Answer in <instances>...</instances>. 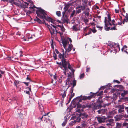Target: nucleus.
I'll list each match as a JSON object with an SVG mask.
<instances>
[{"instance_id":"49","label":"nucleus","mask_w":128,"mask_h":128,"mask_svg":"<svg viewBox=\"0 0 128 128\" xmlns=\"http://www.w3.org/2000/svg\"><path fill=\"white\" fill-rule=\"evenodd\" d=\"M96 26L97 28H99V29L100 30H102L103 28L102 26H99L98 25H97Z\"/></svg>"},{"instance_id":"48","label":"nucleus","mask_w":128,"mask_h":128,"mask_svg":"<svg viewBox=\"0 0 128 128\" xmlns=\"http://www.w3.org/2000/svg\"><path fill=\"white\" fill-rule=\"evenodd\" d=\"M87 96H84L82 98V100H87Z\"/></svg>"},{"instance_id":"60","label":"nucleus","mask_w":128,"mask_h":128,"mask_svg":"<svg viewBox=\"0 0 128 128\" xmlns=\"http://www.w3.org/2000/svg\"><path fill=\"white\" fill-rule=\"evenodd\" d=\"M55 50L57 54H60V53L59 52L58 50L57 49H55Z\"/></svg>"},{"instance_id":"18","label":"nucleus","mask_w":128,"mask_h":128,"mask_svg":"<svg viewBox=\"0 0 128 128\" xmlns=\"http://www.w3.org/2000/svg\"><path fill=\"white\" fill-rule=\"evenodd\" d=\"M114 120L112 119H108V120H106V122H108V123L111 124H114Z\"/></svg>"},{"instance_id":"28","label":"nucleus","mask_w":128,"mask_h":128,"mask_svg":"<svg viewBox=\"0 0 128 128\" xmlns=\"http://www.w3.org/2000/svg\"><path fill=\"white\" fill-rule=\"evenodd\" d=\"M128 93V91L124 90V92L122 93L121 96L122 97H124L126 94Z\"/></svg>"},{"instance_id":"3","label":"nucleus","mask_w":128,"mask_h":128,"mask_svg":"<svg viewBox=\"0 0 128 128\" xmlns=\"http://www.w3.org/2000/svg\"><path fill=\"white\" fill-rule=\"evenodd\" d=\"M51 25L53 28H52L51 26L48 25H47V26L48 27L50 31L51 35L52 36L55 34V30H56V34L57 33V31L56 29V28L57 27L53 25L52 24H51Z\"/></svg>"},{"instance_id":"55","label":"nucleus","mask_w":128,"mask_h":128,"mask_svg":"<svg viewBox=\"0 0 128 128\" xmlns=\"http://www.w3.org/2000/svg\"><path fill=\"white\" fill-rule=\"evenodd\" d=\"M85 15L88 16L89 15V13L88 12H85Z\"/></svg>"},{"instance_id":"57","label":"nucleus","mask_w":128,"mask_h":128,"mask_svg":"<svg viewBox=\"0 0 128 128\" xmlns=\"http://www.w3.org/2000/svg\"><path fill=\"white\" fill-rule=\"evenodd\" d=\"M24 92H26V93L27 94H29V95H30V92L29 91H27L26 90L25 91H24Z\"/></svg>"},{"instance_id":"10","label":"nucleus","mask_w":128,"mask_h":128,"mask_svg":"<svg viewBox=\"0 0 128 128\" xmlns=\"http://www.w3.org/2000/svg\"><path fill=\"white\" fill-rule=\"evenodd\" d=\"M90 105L88 106L86 104V105H82L79 104H78L77 105V108H86V107L90 108Z\"/></svg>"},{"instance_id":"16","label":"nucleus","mask_w":128,"mask_h":128,"mask_svg":"<svg viewBox=\"0 0 128 128\" xmlns=\"http://www.w3.org/2000/svg\"><path fill=\"white\" fill-rule=\"evenodd\" d=\"M49 113V112L48 113L46 114H45L44 115V116H45L43 118L44 119V121H45L46 122H47L48 121L50 120V119L49 117L47 116L48 114Z\"/></svg>"},{"instance_id":"43","label":"nucleus","mask_w":128,"mask_h":128,"mask_svg":"<svg viewBox=\"0 0 128 128\" xmlns=\"http://www.w3.org/2000/svg\"><path fill=\"white\" fill-rule=\"evenodd\" d=\"M114 26L112 28H111L110 29L111 30H116L117 29H116V25Z\"/></svg>"},{"instance_id":"32","label":"nucleus","mask_w":128,"mask_h":128,"mask_svg":"<svg viewBox=\"0 0 128 128\" xmlns=\"http://www.w3.org/2000/svg\"><path fill=\"white\" fill-rule=\"evenodd\" d=\"M122 124L121 123H120L117 122L116 123V127L117 128H119L121 126Z\"/></svg>"},{"instance_id":"4","label":"nucleus","mask_w":128,"mask_h":128,"mask_svg":"<svg viewBox=\"0 0 128 128\" xmlns=\"http://www.w3.org/2000/svg\"><path fill=\"white\" fill-rule=\"evenodd\" d=\"M107 22L109 24L110 26H112V25L114 26H116L117 25V24H115L114 23L115 20H113L112 21V23H110V22L111 21V17L110 14L109 13H108L107 15Z\"/></svg>"},{"instance_id":"33","label":"nucleus","mask_w":128,"mask_h":128,"mask_svg":"<svg viewBox=\"0 0 128 128\" xmlns=\"http://www.w3.org/2000/svg\"><path fill=\"white\" fill-rule=\"evenodd\" d=\"M109 117L112 118L114 115V113L112 112H110L109 113Z\"/></svg>"},{"instance_id":"15","label":"nucleus","mask_w":128,"mask_h":128,"mask_svg":"<svg viewBox=\"0 0 128 128\" xmlns=\"http://www.w3.org/2000/svg\"><path fill=\"white\" fill-rule=\"evenodd\" d=\"M18 0H10L9 1L12 4H14L16 6H18L19 4L16 2Z\"/></svg>"},{"instance_id":"54","label":"nucleus","mask_w":128,"mask_h":128,"mask_svg":"<svg viewBox=\"0 0 128 128\" xmlns=\"http://www.w3.org/2000/svg\"><path fill=\"white\" fill-rule=\"evenodd\" d=\"M42 118H43V116H42V117H41V118H38V119L39 120L40 122H41V121L42 120Z\"/></svg>"},{"instance_id":"38","label":"nucleus","mask_w":128,"mask_h":128,"mask_svg":"<svg viewBox=\"0 0 128 128\" xmlns=\"http://www.w3.org/2000/svg\"><path fill=\"white\" fill-rule=\"evenodd\" d=\"M76 122V120H74L73 121H72L71 122H70V124L71 126H73L74 124Z\"/></svg>"},{"instance_id":"41","label":"nucleus","mask_w":128,"mask_h":128,"mask_svg":"<svg viewBox=\"0 0 128 128\" xmlns=\"http://www.w3.org/2000/svg\"><path fill=\"white\" fill-rule=\"evenodd\" d=\"M114 43H112L111 44H108V46H110V48H114Z\"/></svg>"},{"instance_id":"8","label":"nucleus","mask_w":128,"mask_h":128,"mask_svg":"<svg viewBox=\"0 0 128 128\" xmlns=\"http://www.w3.org/2000/svg\"><path fill=\"white\" fill-rule=\"evenodd\" d=\"M67 65H68V68L71 70V72L70 73V74L71 75H73L75 70L73 69L70 64L67 62Z\"/></svg>"},{"instance_id":"13","label":"nucleus","mask_w":128,"mask_h":128,"mask_svg":"<svg viewBox=\"0 0 128 128\" xmlns=\"http://www.w3.org/2000/svg\"><path fill=\"white\" fill-rule=\"evenodd\" d=\"M97 119L98 122L100 123L104 122L105 121V119L104 118L97 117Z\"/></svg>"},{"instance_id":"1","label":"nucleus","mask_w":128,"mask_h":128,"mask_svg":"<svg viewBox=\"0 0 128 128\" xmlns=\"http://www.w3.org/2000/svg\"><path fill=\"white\" fill-rule=\"evenodd\" d=\"M70 54H68L66 51H64V50L62 49L61 52L58 54V60H61L62 62L59 63L57 62L56 64H58V65H60V64L62 65L67 64V62L65 58L68 57Z\"/></svg>"},{"instance_id":"25","label":"nucleus","mask_w":128,"mask_h":128,"mask_svg":"<svg viewBox=\"0 0 128 128\" xmlns=\"http://www.w3.org/2000/svg\"><path fill=\"white\" fill-rule=\"evenodd\" d=\"M107 126H108V128H111V127L112 126H114V124H111L107 123L106 124Z\"/></svg>"},{"instance_id":"24","label":"nucleus","mask_w":128,"mask_h":128,"mask_svg":"<svg viewBox=\"0 0 128 128\" xmlns=\"http://www.w3.org/2000/svg\"><path fill=\"white\" fill-rule=\"evenodd\" d=\"M80 115L78 114H77V118H76V120H75L76 122H79L80 121Z\"/></svg>"},{"instance_id":"61","label":"nucleus","mask_w":128,"mask_h":128,"mask_svg":"<svg viewBox=\"0 0 128 128\" xmlns=\"http://www.w3.org/2000/svg\"><path fill=\"white\" fill-rule=\"evenodd\" d=\"M118 44V43L117 44H115L114 43V48H116V46H115V45H116V44Z\"/></svg>"},{"instance_id":"12","label":"nucleus","mask_w":128,"mask_h":128,"mask_svg":"<svg viewBox=\"0 0 128 128\" xmlns=\"http://www.w3.org/2000/svg\"><path fill=\"white\" fill-rule=\"evenodd\" d=\"M18 4H19L18 6H22V4H23V2H24L25 4H26V5H27V6L28 5V3H27L26 2H24V1L22 0H18Z\"/></svg>"},{"instance_id":"11","label":"nucleus","mask_w":128,"mask_h":128,"mask_svg":"<svg viewBox=\"0 0 128 128\" xmlns=\"http://www.w3.org/2000/svg\"><path fill=\"white\" fill-rule=\"evenodd\" d=\"M62 43L63 44L64 47L65 49H66L67 45L69 42H68V40L64 39L62 40Z\"/></svg>"},{"instance_id":"20","label":"nucleus","mask_w":128,"mask_h":128,"mask_svg":"<svg viewBox=\"0 0 128 128\" xmlns=\"http://www.w3.org/2000/svg\"><path fill=\"white\" fill-rule=\"evenodd\" d=\"M72 29L73 30L76 31L78 30V25L77 24H76L74 25L72 27Z\"/></svg>"},{"instance_id":"19","label":"nucleus","mask_w":128,"mask_h":128,"mask_svg":"<svg viewBox=\"0 0 128 128\" xmlns=\"http://www.w3.org/2000/svg\"><path fill=\"white\" fill-rule=\"evenodd\" d=\"M80 115L81 117L83 119H85L88 116V115L85 113L80 114Z\"/></svg>"},{"instance_id":"51","label":"nucleus","mask_w":128,"mask_h":128,"mask_svg":"<svg viewBox=\"0 0 128 128\" xmlns=\"http://www.w3.org/2000/svg\"><path fill=\"white\" fill-rule=\"evenodd\" d=\"M87 33L88 35H89L91 33V28H89V32Z\"/></svg>"},{"instance_id":"29","label":"nucleus","mask_w":128,"mask_h":128,"mask_svg":"<svg viewBox=\"0 0 128 128\" xmlns=\"http://www.w3.org/2000/svg\"><path fill=\"white\" fill-rule=\"evenodd\" d=\"M77 114H76V115L72 116L70 120H74L75 119L76 120V118H77Z\"/></svg>"},{"instance_id":"44","label":"nucleus","mask_w":128,"mask_h":128,"mask_svg":"<svg viewBox=\"0 0 128 128\" xmlns=\"http://www.w3.org/2000/svg\"><path fill=\"white\" fill-rule=\"evenodd\" d=\"M102 97H100L98 99V102H100V104L102 103V100H101L99 99H101L102 98Z\"/></svg>"},{"instance_id":"63","label":"nucleus","mask_w":128,"mask_h":128,"mask_svg":"<svg viewBox=\"0 0 128 128\" xmlns=\"http://www.w3.org/2000/svg\"><path fill=\"white\" fill-rule=\"evenodd\" d=\"M51 46L52 48V49H54V45H53V43H52L51 44Z\"/></svg>"},{"instance_id":"5","label":"nucleus","mask_w":128,"mask_h":128,"mask_svg":"<svg viewBox=\"0 0 128 128\" xmlns=\"http://www.w3.org/2000/svg\"><path fill=\"white\" fill-rule=\"evenodd\" d=\"M67 90V89L65 87H63L62 88L60 91V95L62 96V98H64L66 97Z\"/></svg>"},{"instance_id":"7","label":"nucleus","mask_w":128,"mask_h":128,"mask_svg":"<svg viewBox=\"0 0 128 128\" xmlns=\"http://www.w3.org/2000/svg\"><path fill=\"white\" fill-rule=\"evenodd\" d=\"M116 107L118 109V111L119 113L122 114L124 112V106L123 105H119L116 106Z\"/></svg>"},{"instance_id":"27","label":"nucleus","mask_w":128,"mask_h":128,"mask_svg":"<svg viewBox=\"0 0 128 128\" xmlns=\"http://www.w3.org/2000/svg\"><path fill=\"white\" fill-rule=\"evenodd\" d=\"M83 108L81 109V108H76V112H78L79 113L81 112L82 111H83Z\"/></svg>"},{"instance_id":"59","label":"nucleus","mask_w":128,"mask_h":128,"mask_svg":"<svg viewBox=\"0 0 128 128\" xmlns=\"http://www.w3.org/2000/svg\"><path fill=\"white\" fill-rule=\"evenodd\" d=\"M90 68H86V72H88L89 71H90Z\"/></svg>"},{"instance_id":"45","label":"nucleus","mask_w":128,"mask_h":128,"mask_svg":"<svg viewBox=\"0 0 128 128\" xmlns=\"http://www.w3.org/2000/svg\"><path fill=\"white\" fill-rule=\"evenodd\" d=\"M76 12V11L75 10H73V11L72 12V13L70 15V17H72L74 15V14Z\"/></svg>"},{"instance_id":"53","label":"nucleus","mask_w":128,"mask_h":128,"mask_svg":"<svg viewBox=\"0 0 128 128\" xmlns=\"http://www.w3.org/2000/svg\"><path fill=\"white\" fill-rule=\"evenodd\" d=\"M29 8H32V9H34V8H36L35 6H30L29 7Z\"/></svg>"},{"instance_id":"35","label":"nucleus","mask_w":128,"mask_h":128,"mask_svg":"<svg viewBox=\"0 0 128 128\" xmlns=\"http://www.w3.org/2000/svg\"><path fill=\"white\" fill-rule=\"evenodd\" d=\"M53 56L54 60H56L57 59V55L54 51L53 52Z\"/></svg>"},{"instance_id":"14","label":"nucleus","mask_w":128,"mask_h":128,"mask_svg":"<svg viewBox=\"0 0 128 128\" xmlns=\"http://www.w3.org/2000/svg\"><path fill=\"white\" fill-rule=\"evenodd\" d=\"M72 44H69L68 47V49H67L66 48L65 50H66L67 52L68 53L70 52L72 50Z\"/></svg>"},{"instance_id":"30","label":"nucleus","mask_w":128,"mask_h":128,"mask_svg":"<svg viewBox=\"0 0 128 128\" xmlns=\"http://www.w3.org/2000/svg\"><path fill=\"white\" fill-rule=\"evenodd\" d=\"M83 20L85 24H88V19L86 18H84L83 19Z\"/></svg>"},{"instance_id":"39","label":"nucleus","mask_w":128,"mask_h":128,"mask_svg":"<svg viewBox=\"0 0 128 128\" xmlns=\"http://www.w3.org/2000/svg\"><path fill=\"white\" fill-rule=\"evenodd\" d=\"M56 15L58 16H61V12L60 11H57L56 12Z\"/></svg>"},{"instance_id":"31","label":"nucleus","mask_w":128,"mask_h":128,"mask_svg":"<svg viewBox=\"0 0 128 128\" xmlns=\"http://www.w3.org/2000/svg\"><path fill=\"white\" fill-rule=\"evenodd\" d=\"M87 125V123L86 122H82V126L83 127H86Z\"/></svg>"},{"instance_id":"64","label":"nucleus","mask_w":128,"mask_h":128,"mask_svg":"<svg viewBox=\"0 0 128 128\" xmlns=\"http://www.w3.org/2000/svg\"><path fill=\"white\" fill-rule=\"evenodd\" d=\"M122 24H123V22H118V25H121Z\"/></svg>"},{"instance_id":"22","label":"nucleus","mask_w":128,"mask_h":128,"mask_svg":"<svg viewBox=\"0 0 128 128\" xmlns=\"http://www.w3.org/2000/svg\"><path fill=\"white\" fill-rule=\"evenodd\" d=\"M116 46V48H114V50L116 52H118L120 50V48L119 44H116L115 46Z\"/></svg>"},{"instance_id":"17","label":"nucleus","mask_w":128,"mask_h":128,"mask_svg":"<svg viewBox=\"0 0 128 128\" xmlns=\"http://www.w3.org/2000/svg\"><path fill=\"white\" fill-rule=\"evenodd\" d=\"M127 46L126 45H124L123 46L121 50L122 52L124 51V52H126L127 54H128V48L126 49Z\"/></svg>"},{"instance_id":"6","label":"nucleus","mask_w":128,"mask_h":128,"mask_svg":"<svg viewBox=\"0 0 128 128\" xmlns=\"http://www.w3.org/2000/svg\"><path fill=\"white\" fill-rule=\"evenodd\" d=\"M58 66L61 69L63 70V73L64 74V75L66 76V70L68 69L67 66V64L62 65L60 64V65Z\"/></svg>"},{"instance_id":"40","label":"nucleus","mask_w":128,"mask_h":128,"mask_svg":"<svg viewBox=\"0 0 128 128\" xmlns=\"http://www.w3.org/2000/svg\"><path fill=\"white\" fill-rule=\"evenodd\" d=\"M72 90L71 92V95L70 96V97L71 98H72L74 96V93H73V88H72Z\"/></svg>"},{"instance_id":"46","label":"nucleus","mask_w":128,"mask_h":128,"mask_svg":"<svg viewBox=\"0 0 128 128\" xmlns=\"http://www.w3.org/2000/svg\"><path fill=\"white\" fill-rule=\"evenodd\" d=\"M76 84V80H74L73 81V87L72 88H73L75 86Z\"/></svg>"},{"instance_id":"42","label":"nucleus","mask_w":128,"mask_h":128,"mask_svg":"<svg viewBox=\"0 0 128 128\" xmlns=\"http://www.w3.org/2000/svg\"><path fill=\"white\" fill-rule=\"evenodd\" d=\"M60 28L61 30H62V31L64 32L65 31V29L63 25H62L61 26V27Z\"/></svg>"},{"instance_id":"58","label":"nucleus","mask_w":128,"mask_h":128,"mask_svg":"<svg viewBox=\"0 0 128 128\" xmlns=\"http://www.w3.org/2000/svg\"><path fill=\"white\" fill-rule=\"evenodd\" d=\"M53 77L54 80H56V74H55V75L53 76Z\"/></svg>"},{"instance_id":"52","label":"nucleus","mask_w":128,"mask_h":128,"mask_svg":"<svg viewBox=\"0 0 128 128\" xmlns=\"http://www.w3.org/2000/svg\"><path fill=\"white\" fill-rule=\"evenodd\" d=\"M103 94V92L102 91H101L98 94V96H100L102 94Z\"/></svg>"},{"instance_id":"37","label":"nucleus","mask_w":128,"mask_h":128,"mask_svg":"<svg viewBox=\"0 0 128 128\" xmlns=\"http://www.w3.org/2000/svg\"><path fill=\"white\" fill-rule=\"evenodd\" d=\"M84 77V74L83 73L82 74L79 76V78L80 79H81Z\"/></svg>"},{"instance_id":"2","label":"nucleus","mask_w":128,"mask_h":128,"mask_svg":"<svg viewBox=\"0 0 128 128\" xmlns=\"http://www.w3.org/2000/svg\"><path fill=\"white\" fill-rule=\"evenodd\" d=\"M36 13L38 16L42 18L43 20L45 19L46 20L50 22L52 18L49 17H48L44 11L41 9H39L36 11Z\"/></svg>"},{"instance_id":"50","label":"nucleus","mask_w":128,"mask_h":128,"mask_svg":"<svg viewBox=\"0 0 128 128\" xmlns=\"http://www.w3.org/2000/svg\"><path fill=\"white\" fill-rule=\"evenodd\" d=\"M128 124V123L125 122L123 123L122 124V125L124 126H127Z\"/></svg>"},{"instance_id":"9","label":"nucleus","mask_w":128,"mask_h":128,"mask_svg":"<svg viewBox=\"0 0 128 128\" xmlns=\"http://www.w3.org/2000/svg\"><path fill=\"white\" fill-rule=\"evenodd\" d=\"M107 22V17H105L104 20V23L105 24V26H104V29L106 30H110V27H108V24L106 23Z\"/></svg>"},{"instance_id":"56","label":"nucleus","mask_w":128,"mask_h":128,"mask_svg":"<svg viewBox=\"0 0 128 128\" xmlns=\"http://www.w3.org/2000/svg\"><path fill=\"white\" fill-rule=\"evenodd\" d=\"M114 82H117L118 84H120V81L117 80H114Z\"/></svg>"},{"instance_id":"36","label":"nucleus","mask_w":128,"mask_h":128,"mask_svg":"<svg viewBox=\"0 0 128 128\" xmlns=\"http://www.w3.org/2000/svg\"><path fill=\"white\" fill-rule=\"evenodd\" d=\"M67 119H65L64 121L63 122L62 124V125L63 126H65L67 123Z\"/></svg>"},{"instance_id":"21","label":"nucleus","mask_w":128,"mask_h":128,"mask_svg":"<svg viewBox=\"0 0 128 128\" xmlns=\"http://www.w3.org/2000/svg\"><path fill=\"white\" fill-rule=\"evenodd\" d=\"M128 21V14L126 13L125 17L124 20V21H123V24H124V22H127Z\"/></svg>"},{"instance_id":"47","label":"nucleus","mask_w":128,"mask_h":128,"mask_svg":"<svg viewBox=\"0 0 128 128\" xmlns=\"http://www.w3.org/2000/svg\"><path fill=\"white\" fill-rule=\"evenodd\" d=\"M91 32H92L94 33L96 32V30L95 28L92 29H91Z\"/></svg>"},{"instance_id":"26","label":"nucleus","mask_w":128,"mask_h":128,"mask_svg":"<svg viewBox=\"0 0 128 128\" xmlns=\"http://www.w3.org/2000/svg\"><path fill=\"white\" fill-rule=\"evenodd\" d=\"M94 94L93 93H92V94L90 96H87V100H90L91 98L94 96Z\"/></svg>"},{"instance_id":"34","label":"nucleus","mask_w":128,"mask_h":128,"mask_svg":"<svg viewBox=\"0 0 128 128\" xmlns=\"http://www.w3.org/2000/svg\"><path fill=\"white\" fill-rule=\"evenodd\" d=\"M39 108L40 111H42L43 110L44 108L42 104L39 105Z\"/></svg>"},{"instance_id":"62","label":"nucleus","mask_w":128,"mask_h":128,"mask_svg":"<svg viewBox=\"0 0 128 128\" xmlns=\"http://www.w3.org/2000/svg\"><path fill=\"white\" fill-rule=\"evenodd\" d=\"M0 72L1 73V74H4L5 73V72L4 71H2L1 70H0Z\"/></svg>"},{"instance_id":"23","label":"nucleus","mask_w":128,"mask_h":128,"mask_svg":"<svg viewBox=\"0 0 128 128\" xmlns=\"http://www.w3.org/2000/svg\"><path fill=\"white\" fill-rule=\"evenodd\" d=\"M36 20L37 22L39 23L40 24H45V22L44 20H43L42 21L40 19L38 18H36Z\"/></svg>"}]
</instances>
